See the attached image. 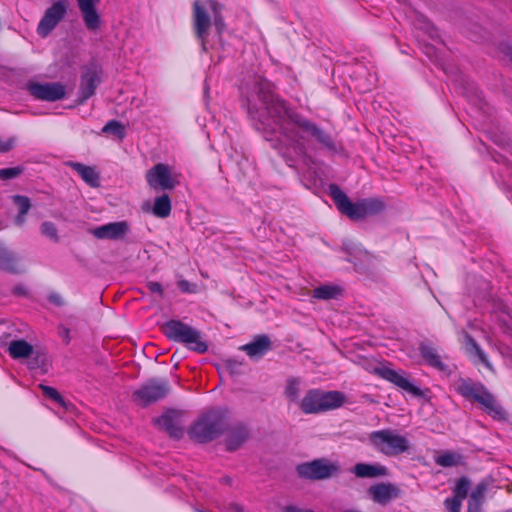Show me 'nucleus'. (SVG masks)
I'll return each mask as SVG.
<instances>
[{"label": "nucleus", "instance_id": "obj_41", "mask_svg": "<svg viewBox=\"0 0 512 512\" xmlns=\"http://www.w3.org/2000/svg\"><path fill=\"white\" fill-rule=\"evenodd\" d=\"M177 286L184 293H194L196 291V285L184 279L178 280Z\"/></svg>", "mask_w": 512, "mask_h": 512}, {"label": "nucleus", "instance_id": "obj_37", "mask_svg": "<svg viewBox=\"0 0 512 512\" xmlns=\"http://www.w3.org/2000/svg\"><path fill=\"white\" fill-rule=\"evenodd\" d=\"M484 488L478 486L470 495V499L468 502V512H472L473 505L476 506V508L480 507V501L483 496Z\"/></svg>", "mask_w": 512, "mask_h": 512}, {"label": "nucleus", "instance_id": "obj_44", "mask_svg": "<svg viewBox=\"0 0 512 512\" xmlns=\"http://www.w3.org/2000/svg\"><path fill=\"white\" fill-rule=\"evenodd\" d=\"M283 512H314L309 509H303L294 505L286 506Z\"/></svg>", "mask_w": 512, "mask_h": 512}, {"label": "nucleus", "instance_id": "obj_12", "mask_svg": "<svg viewBox=\"0 0 512 512\" xmlns=\"http://www.w3.org/2000/svg\"><path fill=\"white\" fill-rule=\"evenodd\" d=\"M26 89L34 98L42 101L55 102L66 96V87L59 82H29Z\"/></svg>", "mask_w": 512, "mask_h": 512}, {"label": "nucleus", "instance_id": "obj_9", "mask_svg": "<svg viewBox=\"0 0 512 512\" xmlns=\"http://www.w3.org/2000/svg\"><path fill=\"white\" fill-rule=\"evenodd\" d=\"M145 179L153 190H173L180 183V174L172 166L158 163L146 172Z\"/></svg>", "mask_w": 512, "mask_h": 512}, {"label": "nucleus", "instance_id": "obj_22", "mask_svg": "<svg viewBox=\"0 0 512 512\" xmlns=\"http://www.w3.org/2000/svg\"><path fill=\"white\" fill-rule=\"evenodd\" d=\"M419 351L421 356L424 358V360L432 367L444 371L446 370V365L442 361L441 356L438 354L437 350L428 345V344H421L419 347Z\"/></svg>", "mask_w": 512, "mask_h": 512}, {"label": "nucleus", "instance_id": "obj_27", "mask_svg": "<svg viewBox=\"0 0 512 512\" xmlns=\"http://www.w3.org/2000/svg\"><path fill=\"white\" fill-rule=\"evenodd\" d=\"M12 199L19 210V213L15 217L14 222L17 226H22L25 223V216L31 208L30 199L23 195H15L12 197Z\"/></svg>", "mask_w": 512, "mask_h": 512}, {"label": "nucleus", "instance_id": "obj_33", "mask_svg": "<svg viewBox=\"0 0 512 512\" xmlns=\"http://www.w3.org/2000/svg\"><path fill=\"white\" fill-rule=\"evenodd\" d=\"M41 234L53 242L59 241L57 226L51 221H44L40 226Z\"/></svg>", "mask_w": 512, "mask_h": 512}, {"label": "nucleus", "instance_id": "obj_10", "mask_svg": "<svg viewBox=\"0 0 512 512\" xmlns=\"http://www.w3.org/2000/svg\"><path fill=\"white\" fill-rule=\"evenodd\" d=\"M170 387L166 380H149L133 393L134 401L141 406H147L163 399L169 393Z\"/></svg>", "mask_w": 512, "mask_h": 512}, {"label": "nucleus", "instance_id": "obj_48", "mask_svg": "<svg viewBox=\"0 0 512 512\" xmlns=\"http://www.w3.org/2000/svg\"><path fill=\"white\" fill-rule=\"evenodd\" d=\"M343 512H360V511L349 509V510H345Z\"/></svg>", "mask_w": 512, "mask_h": 512}, {"label": "nucleus", "instance_id": "obj_18", "mask_svg": "<svg viewBox=\"0 0 512 512\" xmlns=\"http://www.w3.org/2000/svg\"><path fill=\"white\" fill-rule=\"evenodd\" d=\"M100 82V71L96 67L88 68L81 77L80 94L82 100L91 97Z\"/></svg>", "mask_w": 512, "mask_h": 512}, {"label": "nucleus", "instance_id": "obj_7", "mask_svg": "<svg viewBox=\"0 0 512 512\" xmlns=\"http://www.w3.org/2000/svg\"><path fill=\"white\" fill-rule=\"evenodd\" d=\"M165 336L175 342L185 344L189 349L198 353H205L207 344L201 340L200 331L183 323L180 320H169L163 325Z\"/></svg>", "mask_w": 512, "mask_h": 512}, {"label": "nucleus", "instance_id": "obj_35", "mask_svg": "<svg viewBox=\"0 0 512 512\" xmlns=\"http://www.w3.org/2000/svg\"><path fill=\"white\" fill-rule=\"evenodd\" d=\"M102 132L115 134L120 139H123L125 136L124 126L116 120H111L107 122L105 126L102 128Z\"/></svg>", "mask_w": 512, "mask_h": 512}, {"label": "nucleus", "instance_id": "obj_3", "mask_svg": "<svg viewBox=\"0 0 512 512\" xmlns=\"http://www.w3.org/2000/svg\"><path fill=\"white\" fill-rule=\"evenodd\" d=\"M329 194L338 210L352 220L376 216L385 210V203L380 198H365L351 202L348 196L336 184L329 185Z\"/></svg>", "mask_w": 512, "mask_h": 512}, {"label": "nucleus", "instance_id": "obj_34", "mask_svg": "<svg viewBox=\"0 0 512 512\" xmlns=\"http://www.w3.org/2000/svg\"><path fill=\"white\" fill-rule=\"evenodd\" d=\"M40 388L45 396L58 403L64 409H68L67 403L55 388L46 385H40Z\"/></svg>", "mask_w": 512, "mask_h": 512}, {"label": "nucleus", "instance_id": "obj_6", "mask_svg": "<svg viewBox=\"0 0 512 512\" xmlns=\"http://www.w3.org/2000/svg\"><path fill=\"white\" fill-rule=\"evenodd\" d=\"M345 396L339 391L310 389L299 402L300 410L305 414H318L336 409L343 405Z\"/></svg>", "mask_w": 512, "mask_h": 512}, {"label": "nucleus", "instance_id": "obj_17", "mask_svg": "<svg viewBox=\"0 0 512 512\" xmlns=\"http://www.w3.org/2000/svg\"><path fill=\"white\" fill-rule=\"evenodd\" d=\"M372 500L378 504L386 505L399 496V489L391 483H379L368 489Z\"/></svg>", "mask_w": 512, "mask_h": 512}, {"label": "nucleus", "instance_id": "obj_5", "mask_svg": "<svg viewBox=\"0 0 512 512\" xmlns=\"http://www.w3.org/2000/svg\"><path fill=\"white\" fill-rule=\"evenodd\" d=\"M226 415V411L220 408L209 411L191 427L190 438L199 443L215 439L225 428Z\"/></svg>", "mask_w": 512, "mask_h": 512}, {"label": "nucleus", "instance_id": "obj_13", "mask_svg": "<svg viewBox=\"0 0 512 512\" xmlns=\"http://www.w3.org/2000/svg\"><path fill=\"white\" fill-rule=\"evenodd\" d=\"M374 373L414 396L422 395L421 390L408 380L405 376V372L402 370H394L388 366L382 365L375 367Z\"/></svg>", "mask_w": 512, "mask_h": 512}, {"label": "nucleus", "instance_id": "obj_4", "mask_svg": "<svg viewBox=\"0 0 512 512\" xmlns=\"http://www.w3.org/2000/svg\"><path fill=\"white\" fill-rule=\"evenodd\" d=\"M456 391L466 399L478 402L493 418L504 417V412L494 396L481 383L460 379L456 384Z\"/></svg>", "mask_w": 512, "mask_h": 512}, {"label": "nucleus", "instance_id": "obj_29", "mask_svg": "<svg viewBox=\"0 0 512 512\" xmlns=\"http://www.w3.org/2000/svg\"><path fill=\"white\" fill-rule=\"evenodd\" d=\"M156 424L173 438L178 439L183 434L182 429L176 425L173 417L170 415H162L161 417L157 418Z\"/></svg>", "mask_w": 512, "mask_h": 512}, {"label": "nucleus", "instance_id": "obj_36", "mask_svg": "<svg viewBox=\"0 0 512 512\" xmlns=\"http://www.w3.org/2000/svg\"><path fill=\"white\" fill-rule=\"evenodd\" d=\"M469 485L467 478H460L454 488V497L464 500L467 497Z\"/></svg>", "mask_w": 512, "mask_h": 512}, {"label": "nucleus", "instance_id": "obj_20", "mask_svg": "<svg viewBox=\"0 0 512 512\" xmlns=\"http://www.w3.org/2000/svg\"><path fill=\"white\" fill-rule=\"evenodd\" d=\"M271 346V342L266 335L257 336L252 342L245 344L241 350L245 351L250 358H261Z\"/></svg>", "mask_w": 512, "mask_h": 512}, {"label": "nucleus", "instance_id": "obj_25", "mask_svg": "<svg viewBox=\"0 0 512 512\" xmlns=\"http://www.w3.org/2000/svg\"><path fill=\"white\" fill-rule=\"evenodd\" d=\"M248 430L244 426L233 428L226 439L227 449L229 451L237 450L248 438Z\"/></svg>", "mask_w": 512, "mask_h": 512}, {"label": "nucleus", "instance_id": "obj_14", "mask_svg": "<svg viewBox=\"0 0 512 512\" xmlns=\"http://www.w3.org/2000/svg\"><path fill=\"white\" fill-rule=\"evenodd\" d=\"M67 11V4L64 0L54 3L48 8L41 19L37 32L42 37L47 36L65 16Z\"/></svg>", "mask_w": 512, "mask_h": 512}, {"label": "nucleus", "instance_id": "obj_21", "mask_svg": "<svg viewBox=\"0 0 512 512\" xmlns=\"http://www.w3.org/2000/svg\"><path fill=\"white\" fill-rule=\"evenodd\" d=\"M352 472L359 478H376L386 476L388 470L385 466L379 463H357L353 467Z\"/></svg>", "mask_w": 512, "mask_h": 512}, {"label": "nucleus", "instance_id": "obj_1", "mask_svg": "<svg viewBox=\"0 0 512 512\" xmlns=\"http://www.w3.org/2000/svg\"><path fill=\"white\" fill-rule=\"evenodd\" d=\"M250 119L266 140L286 159L293 162L305 153V142L313 137L321 145L332 148L329 134L291 109L273 93L272 85L261 76H254L242 89Z\"/></svg>", "mask_w": 512, "mask_h": 512}, {"label": "nucleus", "instance_id": "obj_19", "mask_svg": "<svg viewBox=\"0 0 512 512\" xmlns=\"http://www.w3.org/2000/svg\"><path fill=\"white\" fill-rule=\"evenodd\" d=\"M66 165L76 171L81 179L89 186L98 187L100 185L99 173L94 167L74 161H68Z\"/></svg>", "mask_w": 512, "mask_h": 512}, {"label": "nucleus", "instance_id": "obj_39", "mask_svg": "<svg viewBox=\"0 0 512 512\" xmlns=\"http://www.w3.org/2000/svg\"><path fill=\"white\" fill-rule=\"evenodd\" d=\"M16 137L1 138L0 137V153H6L12 150L16 145Z\"/></svg>", "mask_w": 512, "mask_h": 512}, {"label": "nucleus", "instance_id": "obj_11", "mask_svg": "<svg viewBox=\"0 0 512 512\" xmlns=\"http://www.w3.org/2000/svg\"><path fill=\"white\" fill-rule=\"evenodd\" d=\"M339 466L327 459H317L297 467L300 476L308 479H326L337 473Z\"/></svg>", "mask_w": 512, "mask_h": 512}, {"label": "nucleus", "instance_id": "obj_40", "mask_svg": "<svg viewBox=\"0 0 512 512\" xmlns=\"http://www.w3.org/2000/svg\"><path fill=\"white\" fill-rule=\"evenodd\" d=\"M462 501L459 498L452 497L445 500V506L449 512H460Z\"/></svg>", "mask_w": 512, "mask_h": 512}, {"label": "nucleus", "instance_id": "obj_28", "mask_svg": "<svg viewBox=\"0 0 512 512\" xmlns=\"http://www.w3.org/2000/svg\"><path fill=\"white\" fill-rule=\"evenodd\" d=\"M171 208L170 197L167 194H163L155 198L152 212L159 218H166L170 215Z\"/></svg>", "mask_w": 512, "mask_h": 512}, {"label": "nucleus", "instance_id": "obj_32", "mask_svg": "<svg viewBox=\"0 0 512 512\" xmlns=\"http://www.w3.org/2000/svg\"><path fill=\"white\" fill-rule=\"evenodd\" d=\"M435 463L441 467H454L463 464V457L452 451H446L435 458Z\"/></svg>", "mask_w": 512, "mask_h": 512}, {"label": "nucleus", "instance_id": "obj_26", "mask_svg": "<svg viewBox=\"0 0 512 512\" xmlns=\"http://www.w3.org/2000/svg\"><path fill=\"white\" fill-rule=\"evenodd\" d=\"M8 352L13 359L28 358L33 352V346L23 339L13 340L9 343Z\"/></svg>", "mask_w": 512, "mask_h": 512}, {"label": "nucleus", "instance_id": "obj_45", "mask_svg": "<svg viewBox=\"0 0 512 512\" xmlns=\"http://www.w3.org/2000/svg\"><path fill=\"white\" fill-rule=\"evenodd\" d=\"M59 333H60V336L63 338V340L66 341V343H69L70 342V331L68 328L66 327H60L59 328Z\"/></svg>", "mask_w": 512, "mask_h": 512}, {"label": "nucleus", "instance_id": "obj_31", "mask_svg": "<svg viewBox=\"0 0 512 512\" xmlns=\"http://www.w3.org/2000/svg\"><path fill=\"white\" fill-rule=\"evenodd\" d=\"M341 291L336 285H322L313 290V297L321 300L336 299L341 295Z\"/></svg>", "mask_w": 512, "mask_h": 512}, {"label": "nucleus", "instance_id": "obj_16", "mask_svg": "<svg viewBox=\"0 0 512 512\" xmlns=\"http://www.w3.org/2000/svg\"><path fill=\"white\" fill-rule=\"evenodd\" d=\"M128 230V224L125 221H120L96 227L91 233L98 239L117 240L123 238Z\"/></svg>", "mask_w": 512, "mask_h": 512}, {"label": "nucleus", "instance_id": "obj_43", "mask_svg": "<svg viewBox=\"0 0 512 512\" xmlns=\"http://www.w3.org/2000/svg\"><path fill=\"white\" fill-rule=\"evenodd\" d=\"M48 299L49 301L56 305V306H62L63 305V300H62V297L57 294V293H52L48 296Z\"/></svg>", "mask_w": 512, "mask_h": 512}, {"label": "nucleus", "instance_id": "obj_15", "mask_svg": "<svg viewBox=\"0 0 512 512\" xmlns=\"http://www.w3.org/2000/svg\"><path fill=\"white\" fill-rule=\"evenodd\" d=\"M100 0H77L84 24L90 31H95L101 26V17L95 5Z\"/></svg>", "mask_w": 512, "mask_h": 512}, {"label": "nucleus", "instance_id": "obj_38", "mask_svg": "<svg viewBox=\"0 0 512 512\" xmlns=\"http://www.w3.org/2000/svg\"><path fill=\"white\" fill-rule=\"evenodd\" d=\"M23 168L21 167H10L0 169V179L1 180H10L18 177L22 174Z\"/></svg>", "mask_w": 512, "mask_h": 512}, {"label": "nucleus", "instance_id": "obj_8", "mask_svg": "<svg viewBox=\"0 0 512 512\" xmlns=\"http://www.w3.org/2000/svg\"><path fill=\"white\" fill-rule=\"evenodd\" d=\"M373 448L386 456H397L409 450V440L393 429L373 431L369 435Z\"/></svg>", "mask_w": 512, "mask_h": 512}, {"label": "nucleus", "instance_id": "obj_2", "mask_svg": "<svg viewBox=\"0 0 512 512\" xmlns=\"http://www.w3.org/2000/svg\"><path fill=\"white\" fill-rule=\"evenodd\" d=\"M219 35L225 30L222 5L215 0H196L193 4V26L202 49L207 50L208 30L211 23Z\"/></svg>", "mask_w": 512, "mask_h": 512}, {"label": "nucleus", "instance_id": "obj_46", "mask_svg": "<svg viewBox=\"0 0 512 512\" xmlns=\"http://www.w3.org/2000/svg\"><path fill=\"white\" fill-rule=\"evenodd\" d=\"M505 53L512 60V46H506Z\"/></svg>", "mask_w": 512, "mask_h": 512}, {"label": "nucleus", "instance_id": "obj_24", "mask_svg": "<svg viewBox=\"0 0 512 512\" xmlns=\"http://www.w3.org/2000/svg\"><path fill=\"white\" fill-rule=\"evenodd\" d=\"M463 344L465 345L467 353L476 356L487 368H492L484 351L467 332H463Z\"/></svg>", "mask_w": 512, "mask_h": 512}, {"label": "nucleus", "instance_id": "obj_23", "mask_svg": "<svg viewBox=\"0 0 512 512\" xmlns=\"http://www.w3.org/2000/svg\"><path fill=\"white\" fill-rule=\"evenodd\" d=\"M301 391L302 380L300 378L290 377L287 379L284 389V396L289 403L296 404L299 407V402H301Z\"/></svg>", "mask_w": 512, "mask_h": 512}, {"label": "nucleus", "instance_id": "obj_47", "mask_svg": "<svg viewBox=\"0 0 512 512\" xmlns=\"http://www.w3.org/2000/svg\"><path fill=\"white\" fill-rule=\"evenodd\" d=\"M472 512H479V507H478V508H476V506H475V505H473Z\"/></svg>", "mask_w": 512, "mask_h": 512}, {"label": "nucleus", "instance_id": "obj_30", "mask_svg": "<svg viewBox=\"0 0 512 512\" xmlns=\"http://www.w3.org/2000/svg\"><path fill=\"white\" fill-rule=\"evenodd\" d=\"M0 268L12 273L21 272L14 253L3 248H0Z\"/></svg>", "mask_w": 512, "mask_h": 512}, {"label": "nucleus", "instance_id": "obj_42", "mask_svg": "<svg viewBox=\"0 0 512 512\" xmlns=\"http://www.w3.org/2000/svg\"><path fill=\"white\" fill-rule=\"evenodd\" d=\"M147 288L151 293L158 294L160 297L164 295L163 287L159 282L150 281L147 283Z\"/></svg>", "mask_w": 512, "mask_h": 512}]
</instances>
